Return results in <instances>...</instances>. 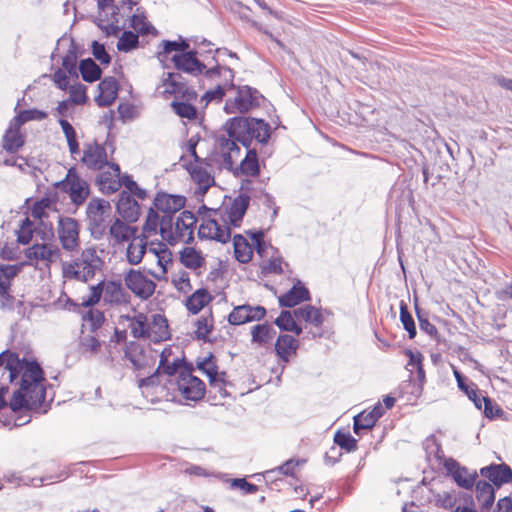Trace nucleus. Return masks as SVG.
Masks as SVG:
<instances>
[{
  "label": "nucleus",
  "mask_w": 512,
  "mask_h": 512,
  "mask_svg": "<svg viewBox=\"0 0 512 512\" xmlns=\"http://www.w3.org/2000/svg\"><path fill=\"white\" fill-rule=\"evenodd\" d=\"M4 368L2 375L7 382H13L20 377L19 388L13 393L10 408L16 412L23 408L29 410L39 409L45 401L44 376L40 365L36 361L20 359L16 353L9 350L0 353V368Z\"/></svg>",
  "instance_id": "nucleus-1"
},
{
  "label": "nucleus",
  "mask_w": 512,
  "mask_h": 512,
  "mask_svg": "<svg viewBox=\"0 0 512 512\" xmlns=\"http://www.w3.org/2000/svg\"><path fill=\"white\" fill-rule=\"evenodd\" d=\"M226 135H220L215 142V155L220 166L232 169L240 157L237 142L249 148L252 141L265 144L270 138V126L264 120L256 118L234 117L226 124Z\"/></svg>",
  "instance_id": "nucleus-2"
},
{
  "label": "nucleus",
  "mask_w": 512,
  "mask_h": 512,
  "mask_svg": "<svg viewBox=\"0 0 512 512\" xmlns=\"http://www.w3.org/2000/svg\"><path fill=\"white\" fill-rule=\"evenodd\" d=\"M250 197L240 194L222 210H211L202 218L198 236L201 239L227 243L231 238L230 226L239 227L249 206Z\"/></svg>",
  "instance_id": "nucleus-3"
},
{
  "label": "nucleus",
  "mask_w": 512,
  "mask_h": 512,
  "mask_svg": "<svg viewBox=\"0 0 512 512\" xmlns=\"http://www.w3.org/2000/svg\"><path fill=\"white\" fill-rule=\"evenodd\" d=\"M104 261L94 247L83 249L75 259L62 264V276L66 280L88 282L103 267Z\"/></svg>",
  "instance_id": "nucleus-4"
},
{
  "label": "nucleus",
  "mask_w": 512,
  "mask_h": 512,
  "mask_svg": "<svg viewBox=\"0 0 512 512\" xmlns=\"http://www.w3.org/2000/svg\"><path fill=\"white\" fill-rule=\"evenodd\" d=\"M195 223V216L190 211H182L176 219L164 215L160 220V235L171 245L178 242L187 243L193 239Z\"/></svg>",
  "instance_id": "nucleus-5"
},
{
  "label": "nucleus",
  "mask_w": 512,
  "mask_h": 512,
  "mask_svg": "<svg viewBox=\"0 0 512 512\" xmlns=\"http://www.w3.org/2000/svg\"><path fill=\"white\" fill-rule=\"evenodd\" d=\"M198 140L191 137L187 143V152L194 159L193 162H187L186 157L182 156L184 166L189 172L193 183L196 185L195 194L203 196L208 189L214 184V177L204 166L202 159L197 155L196 147Z\"/></svg>",
  "instance_id": "nucleus-6"
},
{
  "label": "nucleus",
  "mask_w": 512,
  "mask_h": 512,
  "mask_svg": "<svg viewBox=\"0 0 512 512\" xmlns=\"http://www.w3.org/2000/svg\"><path fill=\"white\" fill-rule=\"evenodd\" d=\"M88 230L93 239L100 240L107 234L112 222L110 203L104 199L94 198L86 208Z\"/></svg>",
  "instance_id": "nucleus-7"
},
{
  "label": "nucleus",
  "mask_w": 512,
  "mask_h": 512,
  "mask_svg": "<svg viewBox=\"0 0 512 512\" xmlns=\"http://www.w3.org/2000/svg\"><path fill=\"white\" fill-rule=\"evenodd\" d=\"M113 1H97L99 9L97 25L107 36H117L126 26V23L121 21L124 16L121 14V8L113 5Z\"/></svg>",
  "instance_id": "nucleus-8"
},
{
  "label": "nucleus",
  "mask_w": 512,
  "mask_h": 512,
  "mask_svg": "<svg viewBox=\"0 0 512 512\" xmlns=\"http://www.w3.org/2000/svg\"><path fill=\"white\" fill-rule=\"evenodd\" d=\"M61 251L53 243L36 242L25 250V257L29 265L40 268H49L50 265L60 259Z\"/></svg>",
  "instance_id": "nucleus-9"
},
{
  "label": "nucleus",
  "mask_w": 512,
  "mask_h": 512,
  "mask_svg": "<svg viewBox=\"0 0 512 512\" xmlns=\"http://www.w3.org/2000/svg\"><path fill=\"white\" fill-rule=\"evenodd\" d=\"M260 93L249 86H241L236 90L233 98H228L224 105V111L227 114H242L252 108L259 106Z\"/></svg>",
  "instance_id": "nucleus-10"
},
{
  "label": "nucleus",
  "mask_w": 512,
  "mask_h": 512,
  "mask_svg": "<svg viewBox=\"0 0 512 512\" xmlns=\"http://www.w3.org/2000/svg\"><path fill=\"white\" fill-rule=\"evenodd\" d=\"M56 186L67 193L76 206L82 205L90 195L88 182L79 177L74 169H69L65 179L56 183Z\"/></svg>",
  "instance_id": "nucleus-11"
},
{
  "label": "nucleus",
  "mask_w": 512,
  "mask_h": 512,
  "mask_svg": "<svg viewBox=\"0 0 512 512\" xmlns=\"http://www.w3.org/2000/svg\"><path fill=\"white\" fill-rule=\"evenodd\" d=\"M171 388L177 390L185 400L189 401H199L205 395V384L192 374L191 368L175 378Z\"/></svg>",
  "instance_id": "nucleus-12"
},
{
  "label": "nucleus",
  "mask_w": 512,
  "mask_h": 512,
  "mask_svg": "<svg viewBox=\"0 0 512 512\" xmlns=\"http://www.w3.org/2000/svg\"><path fill=\"white\" fill-rule=\"evenodd\" d=\"M125 358L135 370L152 368L156 362L157 352L136 342H129L124 351Z\"/></svg>",
  "instance_id": "nucleus-13"
},
{
  "label": "nucleus",
  "mask_w": 512,
  "mask_h": 512,
  "mask_svg": "<svg viewBox=\"0 0 512 512\" xmlns=\"http://www.w3.org/2000/svg\"><path fill=\"white\" fill-rule=\"evenodd\" d=\"M79 232V224L74 218L59 217L57 234L64 250L69 252L78 250L80 245Z\"/></svg>",
  "instance_id": "nucleus-14"
},
{
  "label": "nucleus",
  "mask_w": 512,
  "mask_h": 512,
  "mask_svg": "<svg viewBox=\"0 0 512 512\" xmlns=\"http://www.w3.org/2000/svg\"><path fill=\"white\" fill-rule=\"evenodd\" d=\"M124 282L126 287L137 297L145 300L151 297L156 289V284L153 280L135 269H130L125 273Z\"/></svg>",
  "instance_id": "nucleus-15"
},
{
  "label": "nucleus",
  "mask_w": 512,
  "mask_h": 512,
  "mask_svg": "<svg viewBox=\"0 0 512 512\" xmlns=\"http://www.w3.org/2000/svg\"><path fill=\"white\" fill-rule=\"evenodd\" d=\"M103 302L109 306H122L130 302V295L119 281H101Z\"/></svg>",
  "instance_id": "nucleus-16"
},
{
  "label": "nucleus",
  "mask_w": 512,
  "mask_h": 512,
  "mask_svg": "<svg viewBox=\"0 0 512 512\" xmlns=\"http://www.w3.org/2000/svg\"><path fill=\"white\" fill-rule=\"evenodd\" d=\"M443 466L448 475H450L458 486L464 489H471L475 484L477 473L476 471L470 472L467 468L460 466V464L452 458L443 459Z\"/></svg>",
  "instance_id": "nucleus-17"
},
{
  "label": "nucleus",
  "mask_w": 512,
  "mask_h": 512,
  "mask_svg": "<svg viewBox=\"0 0 512 512\" xmlns=\"http://www.w3.org/2000/svg\"><path fill=\"white\" fill-rule=\"evenodd\" d=\"M266 315V309L263 306L240 305L235 307L228 316V321L232 325H241L247 322L259 321Z\"/></svg>",
  "instance_id": "nucleus-18"
},
{
  "label": "nucleus",
  "mask_w": 512,
  "mask_h": 512,
  "mask_svg": "<svg viewBox=\"0 0 512 512\" xmlns=\"http://www.w3.org/2000/svg\"><path fill=\"white\" fill-rule=\"evenodd\" d=\"M82 162L92 170H101L105 165L108 166L105 147L96 142L86 144L84 146Z\"/></svg>",
  "instance_id": "nucleus-19"
},
{
  "label": "nucleus",
  "mask_w": 512,
  "mask_h": 512,
  "mask_svg": "<svg viewBox=\"0 0 512 512\" xmlns=\"http://www.w3.org/2000/svg\"><path fill=\"white\" fill-rule=\"evenodd\" d=\"M108 239L112 246H119L135 237L137 229L119 218L114 219L108 226Z\"/></svg>",
  "instance_id": "nucleus-20"
},
{
  "label": "nucleus",
  "mask_w": 512,
  "mask_h": 512,
  "mask_svg": "<svg viewBox=\"0 0 512 512\" xmlns=\"http://www.w3.org/2000/svg\"><path fill=\"white\" fill-rule=\"evenodd\" d=\"M170 354V350H163L160 354L159 366L157 368V372L160 371L169 377V385L172 386L174 384L175 378L183 372L187 371L190 368L185 364L184 360L181 358H175L172 362L168 361L167 353Z\"/></svg>",
  "instance_id": "nucleus-21"
},
{
  "label": "nucleus",
  "mask_w": 512,
  "mask_h": 512,
  "mask_svg": "<svg viewBox=\"0 0 512 512\" xmlns=\"http://www.w3.org/2000/svg\"><path fill=\"white\" fill-rule=\"evenodd\" d=\"M109 170L99 174L97 183L103 193L111 194L119 190L123 184L120 177V167L117 164H109Z\"/></svg>",
  "instance_id": "nucleus-22"
},
{
  "label": "nucleus",
  "mask_w": 512,
  "mask_h": 512,
  "mask_svg": "<svg viewBox=\"0 0 512 512\" xmlns=\"http://www.w3.org/2000/svg\"><path fill=\"white\" fill-rule=\"evenodd\" d=\"M171 59L176 69L192 75L201 74L206 68L205 65L197 59L196 53L192 51L176 53Z\"/></svg>",
  "instance_id": "nucleus-23"
},
{
  "label": "nucleus",
  "mask_w": 512,
  "mask_h": 512,
  "mask_svg": "<svg viewBox=\"0 0 512 512\" xmlns=\"http://www.w3.org/2000/svg\"><path fill=\"white\" fill-rule=\"evenodd\" d=\"M17 234V242L23 245L29 244L34 235L40 237L41 240H46L49 237H52L53 234L51 232L45 233L42 230H39L36 227V223L32 221L29 217L21 220L18 229L16 230Z\"/></svg>",
  "instance_id": "nucleus-24"
},
{
  "label": "nucleus",
  "mask_w": 512,
  "mask_h": 512,
  "mask_svg": "<svg viewBox=\"0 0 512 512\" xmlns=\"http://www.w3.org/2000/svg\"><path fill=\"white\" fill-rule=\"evenodd\" d=\"M148 329L146 338L157 343L169 338L168 323L166 318L161 314H153L148 316Z\"/></svg>",
  "instance_id": "nucleus-25"
},
{
  "label": "nucleus",
  "mask_w": 512,
  "mask_h": 512,
  "mask_svg": "<svg viewBox=\"0 0 512 512\" xmlns=\"http://www.w3.org/2000/svg\"><path fill=\"white\" fill-rule=\"evenodd\" d=\"M480 473L497 487L509 483L512 480V470L506 464H492L483 467Z\"/></svg>",
  "instance_id": "nucleus-26"
},
{
  "label": "nucleus",
  "mask_w": 512,
  "mask_h": 512,
  "mask_svg": "<svg viewBox=\"0 0 512 512\" xmlns=\"http://www.w3.org/2000/svg\"><path fill=\"white\" fill-rule=\"evenodd\" d=\"M119 85L114 77H105L98 85L99 95L95 98L101 107L110 106L118 95Z\"/></svg>",
  "instance_id": "nucleus-27"
},
{
  "label": "nucleus",
  "mask_w": 512,
  "mask_h": 512,
  "mask_svg": "<svg viewBox=\"0 0 512 512\" xmlns=\"http://www.w3.org/2000/svg\"><path fill=\"white\" fill-rule=\"evenodd\" d=\"M117 211L121 217L130 222H135L140 216V206L132 195L122 191L118 202Z\"/></svg>",
  "instance_id": "nucleus-28"
},
{
  "label": "nucleus",
  "mask_w": 512,
  "mask_h": 512,
  "mask_svg": "<svg viewBox=\"0 0 512 512\" xmlns=\"http://www.w3.org/2000/svg\"><path fill=\"white\" fill-rule=\"evenodd\" d=\"M235 163L236 161L233 168L228 170L233 171L236 176L255 177L259 174L260 166L255 149L247 151L245 158L240 162L239 166H235Z\"/></svg>",
  "instance_id": "nucleus-29"
},
{
  "label": "nucleus",
  "mask_w": 512,
  "mask_h": 512,
  "mask_svg": "<svg viewBox=\"0 0 512 512\" xmlns=\"http://www.w3.org/2000/svg\"><path fill=\"white\" fill-rule=\"evenodd\" d=\"M185 205V197L167 193H158L154 199V206L166 215L182 209Z\"/></svg>",
  "instance_id": "nucleus-30"
},
{
  "label": "nucleus",
  "mask_w": 512,
  "mask_h": 512,
  "mask_svg": "<svg viewBox=\"0 0 512 512\" xmlns=\"http://www.w3.org/2000/svg\"><path fill=\"white\" fill-rule=\"evenodd\" d=\"M309 298L308 289L298 281L289 291L279 297V304L282 307H294Z\"/></svg>",
  "instance_id": "nucleus-31"
},
{
  "label": "nucleus",
  "mask_w": 512,
  "mask_h": 512,
  "mask_svg": "<svg viewBox=\"0 0 512 512\" xmlns=\"http://www.w3.org/2000/svg\"><path fill=\"white\" fill-rule=\"evenodd\" d=\"M128 242L125 253L126 260L130 265H138L147 251V241L145 237L135 236Z\"/></svg>",
  "instance_id": "nucleus-32"
},
{
  "label": "nucleus",
  "mask_w": 512,
  "mask_h": 512,
  "mask_svg": "<svg viewBox=\"0 0 512 512\" xmlns=\"http://www.w3.org/2000/svg\"><path fill=\"white\" fill-rule=\"evenodd\" d=\"M298 345V340L293 336L283 334L278 337L275 343V351L284 362H288L290 357L296 354Z\"/></svg>",
  "instance_id": "nucleus-33"
},
{
  "label": "nucleus",
  "mask_w": 512,
  "mask_h": 512,
  "mask_svg": "<svg viewBox=\"0 0 512 512\" xmlns=\"http://www.w3.org/2000/svg\"><path fill=\"white\" fill-rule=\"evenodd\" d=\"M20 127L14 125L12 119L3 136V148L10 153L18 151L24 144L23 135L19 131Z\"/></svg>",
  "instance_id": "nucleus-34"
},
{
  "label": "nucleus",
  "mask_w": 512,
  "mask_h": 512,
  "mask_svg": "<svg viewBox=\"0 0 512 512\" xmlns=\"http://www.w3.org/2000/svg\"><path fill=\"white\" fill-rule=\"evenodd\" d=\"M124 319L128 322L127 327L134 338H146V329H148V316L146 314L137 313L134 316L127 315L124 316Z\"/></svg>",
  "instance_id": "nucleus-35"
},
{
  "label": "nucleus",
  "mask_w": 512,
  "mask_h": 512,
  "mask_svg": "<svg viewBox=\"0 0 512 512\" xmlns=\"http://www.w3.org/2000/svg\"><path fill=\"white\" fill-rule=\"evenodd\" d=\"M293 314L296 319L310 323L315 327L321 326L324 321L321 311L312 305L299 307L293 311Z\"/></svg>",
  "instance_id": "nucleus-36"
},
{
  "label": "nucleus",
  "mask_w": 512,
  "mask_h": 512,
  "mask_svg": "<svg viewBox=\"0 0 512 512\" xmlns=\"http://www.w3.org/2000/svg\"><path fill=\"white\" fill-rule=\"evenodd\" d=\"M234 256L240 263H248L252 259L253 249L248 240L236 234L233 237Z\"/></svg>",
  "instance_id": "nucleus-37"
},
{
  "label": "nucleus",
  "mask_w": 512,
  "mask_h": 512,
  "mask_svg": "<svg viewBox=\"0 0 512 512\" xmlns=\"http://www.w3.org/2000/svg\"><path fill=\"white\" fill-rule=\"evenodd\" d=\"M206 76L212 80L219 79L220 85H223L225 89L234 87L233 79L234 72L231 68L227 66H216L211 69L206 70Z\"/></svg>",
  "instance_id": "nucleus-38"
},
{
  "label": "nucleus",
  "mask_w": 512,
  "mask_h": 512,
  "mask_svg": "<svg viewBox=\"0 0 512 512\" xmlns=\"http://www.w3.org/2000/svg\"><path fill=\"white\" fill-rule=\"evenodd\" d=\"M275 330L268 324H257L251 329V341L258 346H265L271 342Z\"/></svg>",
  "instance_id": "nucleus-39"
},
{
  "label": "nucleus",
  "mask_w": 512,
  "mask_h": 512,
  "mask_svg": "<svg viewBox=\"0 0 512 512\" xmlns=\"http://www.w3.org/2000/svg\"><path fill=\"white\" fill-rule=\"evenodd\" d=\"M181 263L189 269H199L205 264V258L200 251L193 247H186L180 253Z\"/></svg>",
  "instance_id": "nucleus-40"
},
{
  "label": "nucleus",
  "mask_w": 512,
  "mask_h": 512,
  "mask_svg": "<svg viewBox=\"0 0 512 512\" xmlns=\"http://www.w3.org/2000/svg\"><path fill=\"white\" fill-rule=\"evenodd\" d=\"M149 252L153 253L159 268L161 269V273L165 274L167 272L168 266L172 264V253L167 248L165 244L158 243L156 246L149 247Z\"/></svg>",
  "instance_id": "nucleus-41"
},
{
  "label": "nucleus",
  "mask_w": 512,
  "mask_h": 512,
  "mask_svg": "<svg viewBox=\"0 0 512 512\" xmlns=\"http://www.w3.org/2000/svg\"><path fill=\"white\" fill-rule=\"evenodd\" d=\"M210 301V294L205 289H199L195 291L190 297H188L186 300V307L191 313L197 314Z\"/></svg>",
  "instance_id": "nucleus-42"
},
{
  "label": "nucleus",
  "mask_w": 512,
  "mask_h": 512,
  "mask_svg": "<svg viewBox=\"0 0 512 512\" xmlns=\"http://www.w3.org/2000/svg\"><path fill=\"white\" fill-rule=\"evenodd\" d=\"M19 268L16 265L0 266V296L8 298L11 280L17 275Z\"/></svg>",
  "instance_id": "nucleus-43"
},
{
  "label": "nucleus",
  "mask_w": 512,
  "mask_h": 512,
  "mask_svg": "<svg viewBox=\"0 0 512 512\" xmlns=\"http://www.w3.org/2000/svg\"><path fill=\"white\" fill-rule=\"evenodd\" d=\"M477 501L484 507L489 508L495 499L493 486L486 481H478L476 483Z\"/></svg>",
  "instance_id": "nucleus-44"
},
{
  "label": "nucleus",
  "mask_w": 512,
  "mask_h": 512,
  "mask_svg": "<svg viewBox=\"0 0 512 512\" xmlns=\"http://www.w3.org/2000/svg\"><path fill=\"white\" fill-rule=\"evenodd\" d=\"M181 78L179 73L168 72L164 74L162 78L163 93H182L185 90V85L181 82Z\"/></svg>",
  "instance_id": "nucleus-45"
},
{
  "label": "nucleus",
  "mask_w": 512,
  "mask_h": 512,
  "mask_svg": "<svg viewBox=\"0 0 512 512\" xmlns=\"http://www.w3.org/2000/svg\"><path fill=\"white\" fill-rule=\"evenodd\" d=\"M295 316L292 312L284 310L275 320V324L284 331L293 332L296 335L302 333V328L295 321Z\"/></svg>",
  "instance_id": "nucleus-46"
},
{
  "label": "nucleus",
  "mask_w": 512,
  "mask_h": 512,
  "mask_svg": "<svg viewBox=\"0 0 512 512\" xmlns=\"http://www.w3.org/2000/svg\"><path fill=\"white\" fill-rule=\"evenodd\" d=\"M134 13L130 17V27L133 28L137 33L141 35L157 34V30L147 21L146 16L143 13Z\"/></svg>",
  "instance_id": "nucleus-47"
},
{
  "label": "nucleus",
  "mask_w": 512,
  "mask_h": 512,
  "mask_svg": "<svg viewBox=\"0 0 512 512\" xmlns=\"http://www.w3.org/2000/svg\"><path fill=\"white\" fill-rule=\"evenodd\" d=\"M79 71L86 82H94L101 77L100 67L91 59H84L79 64Z\"/></svg>",
  "instance_id": "nucleus-48"
},
{
  "label": "nucleus",
  "mask_w": 512,
  "mask_h": 512,
  "mask_svg": "<svg viewBox=\"0 0 512 512\" xmlns=\"http://www.w3.org/2000/svg\"><path fill=\"white\" fill-rule=\"evenodd\" d=\"M453 373L456 378L458 387L465 392L468 398L474 403L475 407L481 410V398L483 395H481L478 390L474 388V385L469 386L465 384L464 378L458 370L454 369Z\"/></svg>",
  "instance_id": "nucleus-49"
},
{
  "label": "nucleus",
  "mask_w": 512,
  "mask_h": 512,
  "mask_svg": "<svg viewBox=\"0 0 512 512\" xmlns=\"http://www.w3.org/2000/svg\"><path fill=\"white\" fill-rule=\"evenodd\" d=\"M139 46V35L132 31H124L118 39L117 49L120 52L128 53Z\"/></svg>",
  "instance_id": "nucleus-50"
},
{
  "label": "nucleus",
  "mask_w": 512,
  "mask_h": 512,
  "mask_svg": "<svg viewBox=\"0 0 512 512\" xmlns=\"http://www.w3.org/2000/svg\"><path fill=\"white\" fill-rule=\"evenodd\" d=\"M47 117V113L38 109L23 110L13 118V124L22 126L26 122L37 120L41 121Z\"/></svg>",
  "instance_id": "nucleus-51"
},
{
  "label": "nucleus",
  "mask_w": 512,
  "mask_h": 512,
  "mask_svg": "<svg viewBox=\"0 0 512 512\" xmlns=\"http://www.w3.org/2000/svg\"><path fill=\"white\" fill-rule=\"evenodd\" d=\"M376 423L375 418L368 411H363L354 417V433L360 435L363 430L371 429Z\"/></svg>",
  "instance_id": "nucleus-52"
},
{
  "label": "nucleus",
  "mask_w": 512,
  "mask_h": 512,
  "mask_svg": "<svg viewBox=\"0 0 512 512\" xmlns=\"http://www.w3.org/2000/svg\"><path fill=\"white\" fill-rule=\"evenodd\" d=\"M400 321L403 328L408 332L409 338L413 339L416 336L415 322L403 301L400 302Z\"/></svg>",
  "instance_id": "nucleus-53"
},
{
  "label": "nucleus",
  "mask_w": 512,
  "mask_h": 512,
  "mask_svg": "<svg viewBox=\"0 0 512 512\" xmlns=\"http://www.w3.org/2000/svg\"><path fill=\"white\" fill-rule=\"evenodd\" d=\"M171 107L175 114H177L181 118H186L188 120L196 118V108L189 103L183 101H173L171 103Z\"/></svg>",
  "instance_id": "nucleus-54"
},
{
  "label": "nucleus",
  "mask_w": 512,
  "mask_h": 512,
  "mask_svg": "<svg viewBox=\"0 0 512 512\" xmlns=\"http://www.w3.org/2000/svg\"><path fill=\"white\" fill-rule=\"evenodd\" d=\"M158 227L160 228L159 216L152 208H150L146 221L143 225V235L141 236L147 239L149 236L156 234Z\"/></svg>",
  "instance_id": "nucleus-55"
},
{
  "label": "nucleus",
  "mask_w": 512,
  "mask_h": 512,
  "mask_svg": "<svg viewBox=\"0 0 512 512\" xmlns=\"http://www.w3.org/2000/svg\"><path fill=\"white\" fill-rule=\"evenodd\" d=\"M334 442L348 452L354 451L357 448V440L349 433L338 431L334 436Z\"/></svg>",
  "instance_id": "nucleus-56"
},
{
  "label": "nucleus",
  "mask_w": 512,
  "mask_h": 512,
  "mask_svg": "<svg viewBox=\"0 0 512 512\" xmlns=\"http://www.w3.org/2000/svg\"><path fill=\"white\" fill-rule=\"evenodd\" d=\"M213 327L212 320L210 316L202 315L196 321V336L198 339H205L208 334L211 332Z\"/></svg>",
  "instance_id": "nucleus-57"
},
{
  "label": "nucleus",
  "mask_w": 512,
  "mask_h": 512,
  "mask_svg": "<svg viewBox=\"0 0 512 512\" xmlns=\"http://www.w3.org/2000/svg\"><path fill=\"white\" fill-rule=\"evenodd\" d=\"M417 318L419 321L420 330L428 334L435 340H438V331L436 327L429 322L427 317L420 312V310L416 307Z\"/></svg>",
  "instance_id": "nucleus-58"
},
{
  "label": "nucleus",
  "mask_w": 512,
  "mask_h": 512,
  "mask_svg": "<svg viewBox=\"0 0 512 512\" xmlns=\"http://www.w3.org/2000/svg\"><path fill=\"white\" fill-rule=\"evenodd\" d=\"M80 346L83 353L96 354L99 351L101 344L96 337L86 335L82 337Z\"/></svg>",
  "instance_id": "nucleus-59"
},
{
  "label": "nucleus",
  "mask_w": 512,
  "mask_h": 512,
  "mask_svg": "<svg viewBox=\"0 0 512 512\" xmlns=\"http://www.w3.org/2000/svg\"><path fill=\"white\" fill-rule=\"evenodd\" d=\"M161 50L157 52V58L161 63H164L168 55L172 52L179 53L177 41L163 40L160 43Z\"/></svg>",
  "instance_id": "nucleus-60"
},
{
  "label": "nucleus",
  "mask_w": 512,
  "mask_h": 512,
  "mask_svg": "<svg viewBox=\"0 0 512 512\" xmlns=\"http://www.w3.org/2000/svg\"><path fill=\"white\" fill-rule=\"evenodd\" d=\"M103 300V291L100 282L97 285L90 287V293L87 298H83L82 305L85 307H92Z\"/></svg>",
  "instance_id": "nucleus-61"
},
{
  "label": "nucleus",
  "mask_w": 512,
  "mask_h": 512,
  "mask_svg": "<svg viewBox=\"0 0 512 512\" xmlns=\"http://www.w3.org/2000/svg\"><path fill=\"white\" fill-rule=\"evenodd\" d=\"M122 182L126 188L127 192L131 195H135L139 199H145L147 196V193L144 189L140 188L138 184L128 175H125L122 177Z\"/></svg>",
  "instance_id": "nucleus-62"
},
{
  "label": "nucleus",
  "mask_w": 512,
  "mask_h": 512,
  "mask_svg": "<svg viewBox=\"0 0 512 512\" xmlns=\"http://www.w3.org/2000/svg\"><path fill=\"white\" fill-rule=\"evenodd\" d=\"M198 368L207 375L209 380L221 375V373L217 371V366L212 360V356L206 357L202 361L198 362Z\"/></svg>",
  "instance_id": "nucleus-63"
},
{
  "label": "nucleus",
  "mask_w": 512,
  "mask_h": 512,
  "mask_svg": "<svg viewBox=\"0 0 512 512\" xmlns=\"http://www.w3.org/2000/svg\"><path fill=\"white\" fill-rule=\"evenodd\" d=\"M92 54L101 64L108 65L111 61L105 46L97 41L92 42Z\"/></svg>",
  "instance_id": "nucleus-64"
}]
</instances>
